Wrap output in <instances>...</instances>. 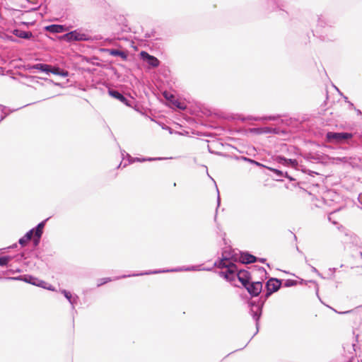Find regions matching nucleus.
Here are the masks:
<instances>
[{
	"mask_svg": "<svg viewBox=\"0 0 362 362\" xmlns=\"http://www.w3.org/2000/svg\"><path fill=\"white\" fill-rule=\"evenodd\" d=\"M282 148L287 149L286 145L285 144H281V149H282Z\"/></svg>",
	"mask_w": 362,
	"mask_h": 362,
	"instance_id": "60",
	"label": "nucleus"
},
{
	"mask_svg": "<svg viewBox=\"0 0 362 362\" xmlns=\"http://www.w3.org/2000/svg\"><path fill=\"white\" fill-rule=\"evenodd\" d=\"M8 116V113H4L0 117V122L4 120Z\"/></svg>",
	"mask_w": 362,
	"mask_h": 362,
	"instance_id": "57",
	"label": "nucleus"
},
{
	"mask_svg": "<svg viewBox=\"0 0 362 362\" xmlns=\"http://www.w3.org/2000/svg\"><path fill=\"white\" fill-rule=\"evenodd\" d=\"M139 56L141 59L150 68H157L160 65L159 59L155 56L150 54L146 51H141L139 53Z\"/></svg>",
	"mask_w": 362,
	"mask_h": 362,
	"instance_id": "9",
	"label": "nucleus"
},
{
	"mask_svg": "<svg viewBox=\"0 0 362 362\" xmlns=\"http://www.w3.org/2000/svg\"><path fill=\"white\" fill-rule=\"evenodd\" d=\"M36 278L30 274H23L18 276L5 277L4 279L6 280L21 281L34 286Z\"/></svg>",
	"mask_w": 362,
	"mask_h": 362,
	"instance_id": "16",
	"label": "nucleus"
},
{
	"mask_svg": "<svg viewBox=\"0 0 362 362\" xmlns=\"http://www.w3.org/2000/svg\"><path fill=\"white\" fill-rule=\"evenodd\" d=\"M298 284V281L294 279H287L284 281V287H291L296 286Z\"/></svg>",
	"mask_w": 362,
	"mask_h": 362,
	"instance_id": "39",
	"label": "nucleus"
},
{
	"mask_svg": "<svg viewBox=\"0 0 362 362\" xmlns=\"http://www.w3.org/2000/svg\"><path fill=\"white\" fill-rule=\"evenodd\" d=\"M0 37L3 39H6L8 40H10L11 42H16L17 40L12 36L8 35L5 33H0Z\"/></svg>",
	"mask_w": 362,
	"mask_h": 362,
	"instance_id": "43",
	"label": "nucleus"
},
{
	"mask_svg": "<svg viewBox=\"0 0 362 362\" xmlns=\"http://www.w3.org/2000/svg\"><path fill=\"white\" fill-rule=\"evenodd\" d=\"M341 314H347V313H351V314H362V305H360L355 308L354 310H351L348 311H345L343 313H341Z\"/></svg>",
	"mask_w": 362,
	"mask_h": 362,
	"instance_id": "38",
	"label": "nucleus"
},
{
	"mask_svg": "<svg viewBox=\"0 0 362 362\" xmlns=\"http://www.w3.org/2000/svg\"><path fill=\"white\" fill-rule=\"evenodd\" d=\"M154 33H155V31H154V30L151 31V33L147 32V33H145L144 37H145L146 38H150V37H151L152 36H153Z\"/></svg>",
	"mask_w": 362,
	"mask_h": 362,
	"instance_id": "48",
	"label": "nucleus"
},
{
	"mask_svg": "<svg viewBox=\"0 0 362 362\" xmlns=\"http://www.w3.org/2000/svg\"><path fill=\"white\" fill-rule=\"evenodd\" d=\"M42 237V235H38L37 236V234L33 233L32 239L30 240H32V244L34 249L37 248L39 246Z\"/></svg>",
	"mask_w": 362,
	"mask_h": 362,
	"instance_id": "34",
	"label": "nucleus"
},
{
	"mask_svg": "<svg viewBox=\"0 0 362 362\" xmlns=\"http://www.w3.org/2000/svg\"><path fill=\"white\" fill-rule=\"evenodd\" d=\"M33 64H27V65L25 66V69L26 70H30V71L33 70V69H35V68L33 67Z\"/></svg>",
	"mask_w": 362,
	"mask_h": 362,
	"instance_id": "52",
	"label": "nucleus"
},
{
	"mask_svg": "<svg viewBox=\"0 0 362 362\" xmlns=\"http://www.w3.org/2000/svg\"><path fill=\"white\" fill-rule=\"evenodd\" d=\"M13 256L11 255H4L0 257V267H8L9 265L10 261L13 259Z\"/></svg>",
	"mask_w": 362,
	"mask_h": 362,
	"instance_id": "32",
	"label": "nucleus"
},
{
	"mask_svg": "<svg viewBox=\"0 0 362 362\" xmlns=\"http://www.w3.org/2000/svg\"><path fill=\"white\" fill-rule=\"evenodd\" d=\"M340 137L341 142L349 140L353 138V134L349 132H340Z\"/></svg>",
	"mask_w": 362,
	"mask_h": 362,
	"instance_id": "37",
	"label": "nucleus"
},
{
	"mask_svg": "<svg viewBox=\"0 0 362 362\" xmlns=\"http://www.w3.org/2000/svg\"><path fill=\"white\" fill-rule=\"evenodd\" d=\"M51 66L52 65L44 63L35 64L33 65V67L35 68V69L38 70L40 72L45 73L47 74H50Z\"/></svg>",
	"mask_w": 362,
	"mask_h": 362,
	"instance_id": "24",
	"label": "nucleus"
},
{
	"mask_svg": "<svg viewBox=\"0 0 362 362\" xmlns=\"http://www.w3.org/2000/svg\"><path fill=\"white\" fill-rule=\"evenodd\" d=\"M335 89H336V90H337L339 93H340V95H342V96H343V98H344V101H345L346 103H348L349 102H350V101L349 100L348 97H346V96L344 95H343V94L339 91V90L336 86H335Z\"/></svg>",
	"mask_w": 362,
	"mask_h": 362,
	"instance_id": "51",
	"label": "nucleus"
},
{
	"mask_svg": "<svg viewBox=\"0 0 362 362\" xmlns=\"http://www.w3.org/2000/svg\"><path fill=\"white\" fill-rule=\"evenodd\" d=\"M50 74H54L57 76H60L62 77H67L69 75V73L68 71L64 70V69H61L60 67H59L58 66H52Z\"/></svg>",
	"mask_w": 362,
	"mask_h": 362,
	"instance_id": "25",
	"label": "nucleus"
},
{
	"mask_svg": "<svg viewBox=\"0 0 362 362\" xmlns=\"http://www.w3.org/2000/svg\"><path fill=\"white\" fill-rule=\"evenodd\" d=\"M16 247H18V245H17V243H14L12 245L6 247V249H14V248H16ZM4 250H6V248H4Z\"/></svg>",
	"mask_w": 362,
	"mask_h": 362,
	"instance_id": "54",
	"label": "nucleus"
},
{
	"mask_svg": "<svg viewBox=\"0 0 362 362\" xmlns=\"http://www.w3.org/2000/svg\"><path fill=\"white\" fill-rule=\"evenodd\" d=\"M112 281V279L110 277L102 278V279H99L98 283L97 284V287H100V286H101L108 282H110Z\"/></svg>",
	"mask_w": 362,
	"mask_h": 362,
	"instance_id": "41",
	"label": "nucleus"
},
{
	"mask_svg": "<svg viewBox=\"0 0 362 362\" xmlns=\"http://www.w3.org/2000/svg\"><path fill=\"white\" fill-rule=\"evenodd\" d=\"M11 33L15 36H16L19 38H21V39H24V40H30L31 38L33 37V35L32 32H30V31H25V30H22L16 28V29H13L11 31Z\"/></svg>",
	"mask_w": 362,
	"mask_h": 362,
	"instance_id": "20",
	"label": "nucleus"
},
{
	"mask_svg": "<svg viewBox=\"0 0 362 362\" xmlns=\"http://www.w3.org/2000/svg\"><path fill=\"white\" fill-rule=\"evenodd\" d=\"M348 104H349V108L350 110H354V109H356V107H355V106H354V103H351V101H350V102H349V103H348Z\"/></svg>",
	"mask_w": 362,
	"mask_h": 362,
	"instance_id": "53",
	"label": "nucleus"
},
{
	"mask_svg": "<svg viewBox=\"0 0 362 362\" xmlns=\"http://www.w3.org/2000/svg\"><path fill=\"white\" fill-rule=\"evenodd\" d=\"M273 285H272V291L273 293L277 292L281 287L282 286L283 280L281 279H278L276 277H273Z\"/></svg>",
	"mask_w": 362,
	"mask_h": 362,
	"instance_id": "29",
	"label": "nucleus"
},
{
	"mask_svg": "<svg viewBox=\"0 0 362 362\" xmlns=\"http://www.w3.org/2000/svg\"><path fill=\"white\" fill-rule=\"evenodd\" d=\"M305 263H306L308 266H310V268H311V271H312L313 272H314V273L317 274V276H320L321 278H324V277L322 276V275L320 273V272H319V271H318V270H317L315 267H313V266L310 265V264H308V259H307L306 257H305Z\"/></svg>",
	"mask_w": 362,
	"mask_h": 362,
	"instance_id": "42",
	"label": "nucleus"
},
{
	"mask_svg": "<svg viewBox=\"0 0 362 362\" xmlns=\"http://www.w3.org/2000/svg\"><path fill=\"white\" fill-rule=\"evenodd\" d=\"M244 288L247 289L250 296L255 297L260 293L262 289V283L259 281H250Z\"/></svg>",
	"mask_w": 362,
	"mask_h": 362,
	"instance_id": "13",
	"label": "nucleus"
},
{
	"mask_svg": "<svg viewBox=\"0 0 362 362\" xmlns=\"http://www.w3.org/2000/svg\"><path fill=\"white\" fill-rule=\"evenodd\" d=\"M213 267H201V271H211Z\"/></svg>",
	"mask_w": 362,
	"mask_h": 362,
	"instance_id": "56",
	"label": "nucleus"
},
{
	"mask_svg": "<svg viewBox=\"0 0 362 362\" xmlns=\"http://www.w3.org/2000/svg\"><path fill=\"white\" fill-rule=\"evenodd\" d=\"M49 218H47L41 222H40L36 226L29 230L31 231V233L33 235V233L38 235H43L44 233V228L46 224V222L49 220Z\"/></svg>",
	"mask_w": 362,
	"mask_h": 362,
	"instance_id": "23",
	"label": "nucleus"
},
{
	"mask_svg": "<svg viewBox=\"0 0 362 362\" xmlns=\"http://www.w3.org/2000/svg\"><path fill=\"white\" fill-rule=\"evenodd\" d=\"M74 24H50L44 27V30L48 33L53 34L62 33L69 32V30L75 28Z\"/></svg>",
	"mask_w": 362,
	"mask_h": 362,
	"instance_id": "7",
	"label": "nucleus"
},
{
	"mask_svg": "<svg viewBox=\"0 0 362 362\" xmlns=\"http://www.w3.org/2000/svg\"><path fill=\"white\" fill-rule=\"evenodd\" d=\"M222 253H226V256L228 257V259L226 260L228 262H237V257L235 253L228 251H223Z\"/></svg>",
	"mask_w": 362,
	"mask_h": 362,
	"instance_id": "35",
	"label": "nucleus"
},
{
	"mask_svg": "<svg viewBox=\"0 0 362 362\" xmlns=\"http://www.w3.org/2000/svg\"><path fill=\"white\" fill-rule=\"evenodd\" d=\"M217 192H218V197H217V206H216V214H215V216H214V221H216V218H217V213H218V207L220 206V204H221V199H220V196H219V191L218 189H217Z\"/></svg>",
	"mask_w": 362,
	"mask_h": 362,
	"instance_id": "45",
	"label": "nucleus"
},
{
	"mask_svg": "<svg viewBox=\"0 0 362 362\" xmlns=\"http://www.w3.org/2000/svg\"><path fill=\"white\" fill-rule=\"evenodd\" d=\"M284 7L285 5L280 3L279 1L273 0V13L279 15L283 18H286L288 14Z\"/></svg>",
	"mask_w": 362,
	"mask_h": 362,
	"instance_id": "14",
	"label": "nucleus"
},
{
	"mask_svg": "<svg viewBox=\"0 0 362 362\" xmlns=\"http://www.w3.org/2000/svg\"><path fill=\"white\" fill-rule=\"evenodd\" d=\"M288 183L285 184V187L288 189L293 190L297 187L301 188L300 182H298L297 179L294 177V180H288Z\"/></svg>",
	"mask_w": 362,
	"mask_h": 362,
	"instance_id": "31",
	"label": "nucleus"
},
{
	"mask_svg": "<svg viewBox=\"0 0 362 362\" xmlns=\"http://www.w3.org/2000/svg\"><path fill=\"white\" fill-rule=\"evenodd\" d=\"M329 271L332 273L331 276H330V279H333V278L334 276V273L336 272V268H329Z\"/></svg>",
	"mask_w": 362,
	"mask_h": 362,
	"instance_id": "50",
	"label": "nucleus"
},
{
	"mask_svg": "<svg viewBox=\"0 0 362 362\" xmlns=\"http://www.w3.org/2000/svg\"><path fill=\"white\" fill-rule=\"evenodd\" d=\"M60 293L66 298L71 305L72 310H75V305L77 303L78 297L76 294H72L70 291L66 289H61Z\"/></svg>",
	"mask_w": 362,
	"mask_h": 362,
	"instance_id": "17",
	"label": "nucleus"
},
{
	"mask_svg": "<svg viewBox=\"0 0 362 362\" xmlns=\"http://www.w3.org/2000/svg\"><path fill=\"white\" fill-rule=\"evenodd\" d=\"M358 255H359V256H360V257H362V252H358Z\"/></svg>",
	"mask_w": 362,
	"mask_h": 362,
	"instance_id": "64",
	"label": "nucleus"
},
{
	"mask_svg": "<svg viewBox=\"0 0 362 362\" xmlns=\"http://www.w3.org/2000/svg\"><path fill=\"white\" fill-rule=\"evenodd\" d=\"M134 159L136 160V162L144 163L146 161L151 162V161H155V160H163L167 159V158H164V157H141V158L134 157Z\"/></svg>",
	"mask_w": 362,
	"mask_h": 362,
	"instance_id": "27",
	"label": "nucleus"
},
{
	"mask_svg": "<svg viewBox=\"0 0 362 362\" xmlns=\"http://www.w3.org/2000/svg\"><path fill=\"white\" fill-rule=\"evenodd\" d=\"M282 177L287 178L288 180H294V177L290 175L288 171L273 168V180L283 181Z\"/></svg>",
	"mask_w": 362,
	"mask_h": 362,
	"instance_id": "19",
	"label": "nucleus"
},
{
	"mask_svg": "<svg viewBox=\"0 0 362 362\" xmlns=\"http://www.w3.org/2000/svg\"><path fill=\"white\" fill-rule=\"evenodd\" d=\"M237 262L242 264H251L257 262V257L247 251H239L237 254Z\"/></svg>",
	"mask_w": 362,
	"mask_h": 362,
	"instance_id": "12",
	"label": "nucleus"
},
{
	"mask_svg": "<svg viewBox=\"0 0 362 362\" xmlns=\"http://www.w3.org/2000/svg\"><path fill=\"white\" fill-rule=\"evenodd\" d=\"M164 98L168 102L169 106L173 108H176L178 110H184L186 108V106L181 103L175 97L169 92L164 91L163 93Z\"/></svg>",
	"mask_w": 362,
	"mask_h": 362,
	"instance_id": "10",
	"label": "nucleus"
},
{
	"mask_svg": "<svg viewBox=\"0 0 362 362\" xmlns=\"http://www.w3.org/2000/svg\"><path fill=\"white\" fill-rule=\"evenodd\" d=\"M108 94L110 96L118 100L127 107H132V103H134V100L133 98L130 97L129 98L119 90L115 88H108Z\"/></svg>",
	"mask_w": 362,
	"mask_h": 362,
	"instance_id": "6",
	"label": "nucleus"
},
{
	"mask_svg": "<svg viewBox=\"0 0 362 362\" xmlns=\"http://www.w3.org/2000/svg\"><path fill=\"white\" fill-rule=\"evenodd\" d=\"M33 234L31 231H27L25 235L18 240V243L23 247L25 243L32 239Z\"/></svg>",
	"mask_w": 362,
	"mask_h": 362,
	"instance_id": "30",
	"label": "nucleus"
},
{
	"mask_svg": "<svg viewBox=\"0 0 362 362\" xmlns=\"http://www.w3.org/2000/svg\"><path fill=\"white\" fill-rule=\"evenodd\" d=\"M191 271H201V265H192L188 267H179L173 269H155V270H148L144 272L138 273V274H132L128 275H122L120 278H127L130 276H138L142 275H149V274H156L165 272H191ZM119 277H115V279H119Z\"/></svg>",
	"mask_w": 362,
	"mask_h": 362,
	"instance_id": "4",
	"label": "nucleus"
},
{
	"mask_svg": "<svg viewBox=\"0 0 362 362\" xmlns=\"http://www.w3.org/2000/svg\"><path fill=\"white\" fill-rule=\"evenodd\" d=\"M45 289L52 291H55V288L49 284H48V285H47L46 287H45Z\"/></svg>",
	"mask_w": 362,
	"mask_h": 362,
	"instance_id": "49",
	"label": "nucleus"
},
{
	"mask_svg": "<svg viewBox=\"0 0 362 362\" xmlns=\"http://www.w3.org/2000/svg\"><path fill=\"white\" fill-rule=\"evenodd\" d=\"M307 282H310V283H313L315 285V293H316V295L317 296V298L320 299V300L321 301V299L319 296V286H318V284H317V282L315 281H313V280H310V281H305L304 279H301L300 281V284H305Z\"/></svg>",
	"mask_w": 362,
	"mask_h": 362,
	"instance_id": "36",
	"label": "nucleus"
},
{
	"mask_svg": "<svg viewBox=\"0 0 362 362\" xmlns=\"http://www.w3.org/2000/svg\"><path fill=\"white\" fill-rule=\"evenodd\" d=\"M250 132L255 134H261L263 133H272V128L269 127H257L250 129Z\"/></svg>",
	"mask_w": 362,
	"mask_h": 362,
	"instance_id": "26",
	"label": "nucleus"
},
{
	"mask_svg": "<svg viewBox=\"0 0 362 362\" xmlns=\"http://www.w3.org/2000/svg\"><path fill=\"white\" fill-rule=\"evenodd\" d=\"M264 305V300L259 299L258 300H250L248 302V307L250 308V313L252 315L253 320L256 322V326L258 328V321L261 317L262 315V307ZM258 329L257 330L256 333L251 337V339L249 340V341L246 344L245 346L243 348L238 349L235 350V351L243 350L247 344L252 340L253 337L257 333Z\"/></svg>",
	"mask_w": 362,
	"mask_h": 362,
	"instance_id": "5",
	"label": "nucleus"
},
{
	"mask_svg": "<svg viewBox=\"0 0 362 362\" xmlns=\"http://www.w3.org/2000/svg\"><path fill=\"white\" fill-rule=\"evenodd\" d=\"M220 276L223 277L227 281L232 283L238 279L243 285L246 286L250 281H251L252 276L250 272L244 269H239L235 264L233 270H228L227 272H218Z\"/></svg>",
	"mask_w": 362,
	"mask_h": 362,
	"instance_id": "2",
	"label": "nucleus"
},
{
	"mask_svg": "<svg viewBox=\"0 0 362 362\" xmlns=\"http://www.w3.org/2000/svg\"><path fill=\"white\" fill-rule=\"evenodd\" d=\"M241 159L245 160V161H247V162H249V163H250L252 164H254V165H255L257 166H260V167L266 168V166L264 165L263 164H262L259 162L256 161V160H253V159H252L250 158H247V157H245V156H241ZM267 168L269 170L272 171V167H267Z\"/></svg>",
	"mask_w": 362,
	"mask_h": 362,
	"instance_id": "33",
	"label": "nucleus"
},
{
	"mask_svg": "<svg viewBox=\"0 0 362 362\" xmlns=\"http://www.w3.org/2000/svg\"><path fill=\"white\" fill-rule=\"evenodd\" d=\"M266 259L265 258H259L257 257V262H262V263H264L266 262Z\"/></svg>",
	"mask_w": 362,
	"mask_h": 362,
	"instance_id": "58",
	"label": "nucleus"
},
{
	"mask_svg": "<svg viewBox=\"0 0 362 362\" xmlns=\"http://www.w3.org/2000/svg\"><path fill=\"white\" fill-rule=\"evenodd\" d=\"M124 153H126V156L127 157V160H128V163H124L123 167H126L128 164H132L134 162H136V160L134 159V157H132V156H130L129 153H126L125 151H124Z\"/></svg>",
	"mask_w": 362,
	"mask_h": 362,
	"instance_id": "44",
	"label": "nucleus"
},
{
	"mask_svg": "<svg viewBox=\"0 0 362 362\" xmlns=\"http://www.w3.org/2000/svg\"><path fill=\"white\" fill-rule=\"evenodd\" d=\"M250 269L252 272H258L261 274V277L264 276L265 279H267L266 282L267 292L265 293V298H268L272 295V277L267 278V272L263 267L253 265L250 267Z\"/></svg>",
	"mask_w": 362,
	"mask_h": 362,
	"instance_id": "8",
	"label": "nucleus"
},
{
	"mask_svg": "<svg viewBox=\"0 0 362 362\" xmlns=\"http://www.w3.org/2000/svg\"><path fill=\"white\" fill-rule=\"evenodd\" d=\"M277 161L279 163L284 165V166H291L296 168L298 165V162L296 159L286 158L281 156H274L273 161Z\"/></svg>",
	"mask_w": 362,
	"mask_h": 362,
	"instance_id": "15",
	"label": "nucleus"
},
{
	"mask_svg": "<svg viewBox=\"0 0 362 362\" xmlns=\"http://www.w3.org/2000/svg\"><path fill=\"white\" fill-rule=\"evenodd\" d=\"M101 51L103 52H107L109 54L114 56V57H119L122 58L124 61H127L128 59V52L126 51L119 50L117 49H113V48H103L101 49Z\"/></svg>",
	"mask_w": 362,
	"mask_h": 362,
	"instance_id": "18",
	"label": "nucleus"
},
{
	"mask_svg": "<svg viewBox=\"0 0 362 362\" xmlns=\"http://www.w3.org/2000/svg\"><path fill=\"white\" fill-rule=\"evenodd\" d=\"M21 25H29V23H28V22H25V21H22V22H21Z\"/></svg>",
	"mask_w": 362,
	"mask_h": 362,
	"instance_id": "62",
	"label": "nucleus"
},
{
	"mask_svg": "<svg viewBox=\"0 0 362 362\" xmlns=\"http://www.w3.org/2000/svg\"><path fill=\"white\" fill-rule=\"evenodd\" d=\"M61 40H64L68 43L74 42H90L93 40V37L89 34V30L83 28L70 30L59 37Z\"/></svg>",
	"mask_w": 362,
	"mask_h": 362,
	"instance_id": "3",
	"label": "nucleus"
},
{
	"mask_svg": "<svg viewBox=\"0 0 362 362\" xmlns=\"http://www.w3.org/2000/svg\"><path fill=\"white\" fill-rule=\"evenodd\" d=\"M358 199V202L362 204V194H359Z\"/></svg>",
	"mask_w": 362,
	"mask_h": 362,
	"instance_id": "59",
	"label": "nucleus"
},
{
	"mask_svg": "<svg viewBox=\"0 0 362 362\" xmlns=\"http://www.w3.org/2000/svg\"><path fill=\"white\" fill-rule=\"evenodd\" d=\"M317 26V28H326L327 30L332 27L322 16L318 17Z\"/></svg>",
	"mask_w": 362,
	"mask_h": 362,
	"instance_id": "28",
	"label": "nucleus"
},
{
	"mask_svg": "<svg viewBox=\"0 0 362 362\" xmlns=\"http://www.w3.org/2000/svg\"><path fill=\"white\" fill-rule=\"evenodd\" d=\"M47 285H48V283H47L46 281H45L43 280L39 279L38 278H36L35 284L34 286H36L37 287L42 288L45 289V287H46Z\"/></svg>",
	"mask_w": 362,
	"mask_h": 362,
	"instance_id": "40",
	"label": "nucleus"
},
{
	"mask_svg": "<svg viewBox=\"0 0 362 362\" xmlns=\"http://www.w3.org/2000/svg\"><path fill=\"white\" fill-rule=\"evenodd\" d=\"M306 159L311 163H320L325 161V156L320 153H309L306 156Z\"/></svg>",
	"mask_w": 362,
	"mask_h": 362,
	"instance_id": "22",
	"label": "nucleus"
},
{
	"mask_svg": "<svg viewBox=\"0 0 362 362\" xmlns=\"http://www.w3.org/2000/svg\"><path fill=\"white\" fill-rule=\"evenodd\" d=\"M227 259L228 257H226V253H222L221 257L218 258L217 260L215 261L214 267L220 269H225V270H221V272H227L228 270H233L235 264V262H226Z\"/></svg>",
	"mask_w": 362,
	"mask_h": 362,
	"instance_id": "11",
	"label": "nucleus"
},
{
	"mask_svg": "<svg viewBox=\"0 0 362 362\" xmlns=\"http://www.w3.org/2000/svg\"><path fill=\"white\" fill-rule=\"evenodd\" d=\"M0 108L1 109V111L4 112V110L6 109V106L0 104Z\"/></svg>",
	"mask_w": 362,
	"mask_h": 362,
	"instance_id": "61",
	"label": "nucleus"
},
{
	"mask_svg": "<svg viewBox=\"0 0 362 362\" xmlns=\"http://www.w3.org/2000/svg\"><path fill=\"white\" fill-rule=\"evenodd\" d=\"M20 273L21 272V269H19V268H17L16 269H8L6 270V272H4V274H14V273Z\"/></svg>",
	"mask_w": 362,
	"mask_h": 362,
	"instance_id": "46",
	"label": "nucleus"
},
{
	"mask_svg": "<svg viewBox=\"0 0 362 362\" xmlns=\"http://www.w3.org/2000/svg\"><path fill=\"white\" fill-rule=\"evenodd\" d=\"M20 255H21V258H22V259L26 258L24 253H21Z\"/></svg>",
	"mask_w": 362,
	"mask_h": 362,
	"instance_id": "63",
	"label": "nucleus"
},
{
	"mask_svg": "<svg viewBox=\"0 0 362 362\" xmlns=\"http://www.w3.org/2000/svg\"><path fill=\"white\" fill-rule=\"evenodd\" d=\"M346 362H360V361L356 357H355L354 356H352Z\"/></svg>",
	"mask_w": 362,
	"mask_h": 362,
	"instance_id": "47",
	"label": "nucleus"
},
{
	"mask_svg": "<svg viewBox=\"0 0 362 362\" xmlns=\"http://www.w3.org/2000/svg\"><path fill=\"white\" fill-rule=\"evenodd\" d=\"M291 120L286 116L273 115V139L286 141L291 136Z\"/></svg>",
	"mask_w": 362,
	"mask_h": 362,
	"instance_id": "1",
	"label": "nucleus"
},
{
	"mask_svg": "<svg viewBox=\"0 0 362 362\" xmlns=\"http://www.w3.org/2000/svg\"><path fill=\"white\" fill-rule=\"evenodd\" d=\"M40 6H37V7H34V8H30L27 12H33V11H36L39 9Z\"/></svg>",
	"mask_w": 362,
	"mask_h": 362,
	"instance_id": "55",
	"label": "nucleus"
},
{
	"mask_svg": "<svg viewBox=\"0 0 362 362\" xmlns=\"http://www.w3.org/2000/svg\"><path fill=\"white\" fill-rule=\"evenodd\" d=\"M325 140L329 143H341L340 132H328L325 136Z\"/></svg>",
	"mask_w": 362,
	"mask_h": 362,
	"instance_id": "21",
	"label": "nucleus"
}]
</instances>
